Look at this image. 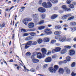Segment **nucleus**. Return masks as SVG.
Masks as SVG:
<instances>
[{
	"mask_svg": "<svg viewBox=\"0 0 76 76\" xmlns=\"http://www.w3.org/2000/svg\"><path fill=\"white\" fill-rule=\"evenodd\" d=\"M58 69V66L57 65H55L54 66V68L52 67H50L49 68V70L52 73H56L57 70Z\"/></svg>",
	"mask_w": 76,
	"mask_h": 76,
	"instance_id": "f257e3e1",
	"label": "nucleus"
},
{
	"mask_svg": "<svg viewBox=\"0 0 76 76\" xmlns=\"http://www.w3.org/2000/svg\"><path fill=\"white\" fill-rule=\"evenodd\" d=\"M31 17L34 19V22L35 23H36L37 22V20L39 19V16L38 14H34L31 15Z\"/></svg>",
	"mask_w": 76,
	"mask_h": 76,
	"instance_id": "f03ea898",
	"label": "nucleus"
},
{
	"mask_svg": "<svg viewBox=\"0 0 76 76\" xmlns=\"http://www.w3.org/2000/svg\"><path fill=\"white\" fill-rule=\"evenodd\" d=\"M23 45H25V49H28L31 45V42L28 41L26 44H23Z\"/></svg>",
	"mask_w": 76,
	"mask_h": 76,
	"instance_id": "7ed1b4c3",
	"label": "nucleus"
},
{
	"mask_svg": "<svg viewBox=\"0 0 76 76\" xmlns=\"http://www.w3.org/2000/svg\"><path fill=\"white\" fill-rule=\"evenodd\" d=\"M32 20V19L31 18H29L28 19H24L23 20V22L25 24V25H27L28 23V21H31Z\"/></svg>",
	"mask_w": 76,
	"mask_h": 76,
	"instance_id": "20e7f679",
	"label": "nucleus"
},
{
	"mask_svg": "<svg viewBox=\"0 0 76 76\" xmlns=\"http://www.w3.org/2000/svg\"><path fill=\"white\" fill-rule=\"evenodd\" d=\"M38 11L40 13H44L45 12L46 10L44 8L41 7L38 8Z\"/></svg>",
	"mask_w": 76,
	"mask_h": 76,
	"instance_id": "39448f33",
	"label": "nucleus"
},
{
	"mask_svg": "<svg viewBox=\"0 0 76 76\" xmlns=\"http://www.w3.org/2000/svg\"><path fill=\"white\" fill-rule=\"evenodd\" d=\"M69 55L71 56H72L73 55L75 54V51L74 50H69Z\"/></svg>",
	"mask_w": 76,
	"mask_h": 76,
	"instance_id": "423d86ee",
	"label": "nucleus"
},
{
	"mask_svg": "<svg viewBox=\"0 0 76 76\" xmlns=\"http://www.w3.org/2000/svg\"><path fill=\"white\" fill-rule=\"evenodd\" d=\"M64 69L66 71V73L67 75H69L70 73V70L66 67L64 68Z\"/></svg>",
	"mask_w": 76,
	"mask_h": 76,
	"instance_id": "0eeeda50",
	"label": "nucleus"
},
{
	"mask_svg": "<svg viewBox=\"0 0 76 76\" xmlns=\"http://www.w3.org/2000/svg\"><path fill=\"white\" fill-rule=\"evenodd\" d=\"M64 69H63V68H61L59 69L58 72L59 74L62 75L64 73Z\"/></svg>",
	"mask_w": 76,
	"mask_h": 76,
	"instance_id": "6e6552de",
	"label": "nucleus"
},
{
	"mask_svg": "<svg viewBox=\"0 0 76 76\" xmlns=\"http://www.w3.org/2000/svg\"><path fill=\"white\" fill-rule=\"evenodd\" d=\"M28 27L29 28H33L34 27V23H29L28 25Z\"/></svg>",
	"mask_w": 76,
	"mask_h": 76,
	"instance_id": "1a4fd4ad",
	"label": "nucleus"
},
{
	"mask_svg": "<svg viewBox=\"0 0 76 76\" xmlns=\"http://www.w3.org/2000/svg\"><path fill=\"white\" fill-rule=\"evenodd\" d=\"M51 58L50 57H48L45 59V62L46 63H50L51 61Z\"/></svg>",
	"mask_w": 76,
	"mask_h": 76,
	"instance_id": "9d476101",
	"label": "nucleus"
},
{
	"mask_svg": "<svg viewBox=\"0 0 76 76\" xmlns=\"http://www.w3.org/2000/svg\"><path fill=\"white\" fill-rule=\"evenodd\" d=\"M59 41L61 42H64L66 40V37H62L61 36H59Z\"/></svg>",
	"mask_w": 76,
	"mask_h": 76,
	"instance_id": "9b49d317",
	"label": "nucleus"
},
{
	"mask_svg": "<svg viewBox=\"0 0 76 76\" xmlns=\"http://www.w3.org/2000/svg\"><path fill=\"white\" fill-rule=\"evenodd\" d=\"M67 52V50L66 49H62L60 53L61 54H64Z\"/></svg>",
	"mask_w": 76,
	"mask_h": 76,
	"instance_id": "f8f14e48",
	"label": "nucleus"
},
{
	"mask_svg": "<svg viewBox=\"0 0 76 76\" xmlns=\"http://www.w3.org/2000/svg\"><path fill=\"white\" fill-rule=\"evenodd\" d=\"M29 42H31V45H35L37 44V42L36 41H29Z\"/></svg>",
	"mask_w": 76,
	"mask_h": 76,
	"instance_id": "ddd939ff",
	"label": "nucleus"
},
{
	"mask_svg": "<svg viewBox=\"0 0 76 76\" xmlns=\"http://www.w3.org/2000/svg\"><path fill=\"white\" fill-rule=\"evenodd\" d=\"M48 1H51L52 3H53V4H56V3H58V1L57 0H47Z\"/></svg>",
	"mask_w": 76,
	"mask_h": 76,
	"instance_id": "4468645a",
	"label": "nucleus"
},
{
	"mask_svg": "<svg viewBox=\"0 0 76 76\" xmlns=\"http://www.w3.org/2000/svg\"><path fill=\"white\" fill-rule=\"evenodd\" d=\"M55 28L56 29H61V26L59 25H56L55 26Z\"/></svg>",
	"mask_w": 76,
	"mask_h": 76,
	"instance_id": "2eb2a0df",
	"label": "nucleus"
},
{
	"mask_svg": "<svg viewBox=\"0 0 76 76\" xmlns=\"http://www.w3.org/2000/svg\"><path fill=\"white\" fill-rule=\"evenodd\" d=\"M58 15L56 14H54L51 17V19H54L56 18H57Z\"/></svg>",
	"mask_w": 76,
	"mask_h": 76,
	"instance_id": "dca6fc26",
	"label": "nucleus"
},
{
	"mask_svg": "<svg viewBox=\"0 0 76 76\" xmlns=\"http://www.w3.org/2000/svg\"><path fill=\"white\" fill-rule=\"evenodd\" d=\"M39 61V60L37 59H34L32 60L33 63H37Z\"/></svg>",
	"mask_w": 76,
	"mask_h": 76,
	"instance_id": "f3484780",
	"label": "nucleus"
},
{
	"mask_svg": "<svg viewBox=\"0 0 76 76\" xmlns=\"http://www.w3.org/2000/svg\"><path fill=\"white\" fill-rule=\"evenodd\" d=\"M42 5L43 7H45V8H48V7H47V3H46L45 2L42 3Z\"/></svg>",
	"mask_w": 76,
	"mask_h": 76,
	"instance_id": "a211bd4d",
	"label": "nucleus"
},
{
	"mask_svg": "<svg viewBox=\"0 0 76 76\" xmlns=\"http://www.w3.org/2000/svg\"><path fill=\"white\" fill-rule=\"evenodd\" d=\"M42 52L43 55L47 53V50L44 48L42 49Z\"/></svg>",
	"mask_w": 76,
	"mask_h": 76,
	"instance_id": "6ab92c4d",
	"label": "nucleus"
},
{
	"mask_svg": "<svg viewBox=\"0 0 76 76\" xmlns=\"http://www.w3.org/2000/svg\"><path fill=\"white\" fill-rule=\"evenodd\" d=\"M43 41L45 42H48L50 41V39L48 38H44Z\"/></svg>",
	"mask_w": 76,
	"mask_h": 76,
	"instance_id": "aec40b11",
	"label": "nucleus"
},
{
	"mask_svg": "<svg viewBox=\"0 0 76 76\" xmlns=\"http://www.w3.org/2000/svg\"><path fill=\"white\" fill-rule=\"evenodd\" d=\"M61 48H60L59 47H58L56 48H55V49L56 50V52H60V51H61Z\"/></svg>",
	"mask_w": 76,
	"mask_h": 76,
	"instance_id": "412c9836",
	"label": "nucleus"
},
{
	"mask_svg": "<svg viewBox=\"0 0 76 76\" xmlns=\"http://www.w3.org/2000/svg\"><path fill=\"white\" fill-rule=\"evenodd\" d=\"M70 25L71 26H75L76 25V22H71Z\"/></svg>",
	"mask_w": 76,
	"mask_h": 76,
	"instance_id": "4be33fe9",
	"label": "nucleus"
},
{
	"mask_svg": "<svg viewBox=\"0 0 76 76\" xmlns=\"http://www.w3.org/2000/svg\"><path fill=\"white\" fill-rule=\"evenodd\" d=\"M45 27V26H40L38 28V29L39 30H42V29H44Z\"/></svg>",
	"mask_w": 76,
	"mask_h": 76,
	"instance_id": "5701e85b",
	"label": "nucleus"
},
{
	"mask_svg": "<svg viewBox=\"0 0 76 76\" xmlns=\"http://www.w3.org/2000/svg\"><path fill=\"white\" fill-rule=\"evenodd\" d=\"M26 41H29V40H31L32 38L31 36L27 37L25 39Z\"/></svg>",
	"mask_w": 76,
	"mask_h": 76,
	"instance_id": "b1692460",
	"label": "nucleus"
},
{
	"mask_svg": "<svg viewBox=\"0 0 76 76\" xmlns=\"http://www.w3.org/2000/svg\"><path fill=\"white\" fill-rule=\"evenodd\" d=\"M30 35H31V36H32V37H34V36H35L36 35V33L34 32H31L29 33Z\"/></svg>",
	"mask_w": 76,
	"mask_h": 76,
	"instance_id": "393cba45",
	"label": "nucleus"
},
{
	"mask_svg": "<svg viewBox=\"0 0 76 76\" xmlns=\"http://www.w3.org/2000/svg\"><path fill=\"white\" fill-rule=\"evenodd\" d=\"M61 34V31H55L54 32V34L55 35H60Z\"/></svg>",
	"mask_w": 76,
	"mask_h": 76,
	"instance_id": "a878e982",
	"label": "nucleus"
},
{
	"mask_svg": "<svg viewBox=\"0 0 76 76\" xmlns=\"http://www.w3.org/2000/svg\"><path fill=\"white\" fill-rule=\"evenodd\" d=\"M70 29H71V31H72V32H74V31H76V27H75L73 28L71 27Z\"/></svg>",
	"mask_w": 76,
	"mask_h": 76,
	"instance_id": "bb28decb",
	"label": "nucleus"
},
{
	"mask_svg": "<svg viewBox=\"0 0 76 76\" xmlns=\"http://www.w3.org/2000/svg\"><path fill=\"white\" fill-rule=\"evenodd\" d=\"M43 40L41 39H39L37 40V42L39 44H41Z\"/></svg>",
	"mask_w": 76,
	"mask_h": 76,
	"instance_id": "cd10ccee",
	"label": "nucleus"
},
{
	"mask_svg": "<svg viewBox=\"0 0 76 76\" xmlns=\"http://www.w3.org/2000/svg\"><path fill=\"white\" fill-rule=\"evenodd\" d=\"M69 7L70 8H71V9H74V8H75L74 5H73V4H70L69 5Z\"/></svg>",
	"mask_w": 76,
	"mask_h": 76,
	"instance_id": "c85d7f7f",
	"label": "nucleus"
},
{
	"mask_svg": "<svg viewBox=\"0 0 76 76\" xmlns=\"http://www.w3.org/2000/svg\"><path fill=\"white\" fill-rule=\"evenodd\" d=\"M42 19H44L45 18V15L44 14H42L40 15Z\"/></svg>",
	"mask_w": 76,
	"mask_h": 76,
	"instance_id": "c756f323",
	"label": "nucleus"
},
{
	"mask_svg": "<svg viewBox=\"0 0 76 76\" xmlns=\"http://www.w3.org/2000/svg\"><path fill=\"white\" fill-rule=\"evenodd\" d=\"M48 6L49 8H50L52 6V4L51 3H50V2H48Z\"/></svg>",
	"mask_w": 76,
	"mask_h": 76,
	"instance_id": "7c9ffc66",
	"label": "nucleus"
},
{
	"mask_svg": "<svg viewBox=\"0 0 76 76\" xmlns=\"http://www.w3.org/2000/svg\"><path fill=\"white\" fill-rule=\"evenodd\" d=\"M62 9H64L65 10H66V9H67V6H66V5H63L62 6Z\"/></svg>",
	"mask_w": 76,
	"mask_h": 76,
	"instance_id": "2f4dec72",
	"label": "nucleus"
},
{
	"mask_svg": "<svg viewBox=\"0 0 76 76\" xmlns=\"http://www.w3.org/2000/svg\"><path fill=\"white\" fill-rule=\"evenodd\" d=\"M44 23V20H42L39 23V25H41V24H43Z\"/></svg>",
	"mask_w": 76,
	"mask_h": 76,
	"instance_id": "473e14b6",
	"label": "nucleus"
},
{
	"mask_svg": "<svg viewBox=\"0 0 76 76\" xmlns=\"http://www.w3.org/2000/svg\"><path fill=\"white\" fill-rule=\"evenodd\" d=\"M47 67H48V66H47V64L44 65L43 66V68L44 69H46Z\"/></svg>",
	"mask_w": 76,
	"mask_h": 76,
	"instance_id": "72a5a7b5",
	"label": "nucleus"
},
{
	"mask_svg": "<svg viewBox=\"0 0 76 76\" xmlns=\"http://www.w3.org/2000/svg\"><path fill=\"white\" fill-rule=\"evenodd\" d=\"M45 33H46V34H47V35H50V34H52V31H50L46 32V31H45Z\"/></svg>",
	"mask_w": 76,
	"mask_h": 76,
	"instance_id": "f704fd0d",
	"label": "nucleus"
},
{
	"mask_svg": "<svg viewBox=\"0 0 76 76\" xmlns=\"http://www.w3.org/2000/svg\"><path fill=\"white\" fill-rule=\"evenodd\" d=\"M29 35V34L28 33H26L23 34V37H26Z\"/></svg>",
	"mask_w": 76,
	"mask_h": 76,
	"instance_id": "c9c22d12",
	"label": "nucleus"
},
{
	"mask_svg": "<svg viewBox=\"0 0 76 76\" xmlns=\"http://www.w3.org/2000/svg\"><path fill=\"white\" fill-rule=\"evenodd\" d=\"M74 18H75V17H74V16H72L68 18V20H72V19H73Z\"/></svg>",
	"mask_w": 76,
	"mask_h": 76,
	"instance_id": "e433bc0d",
	"label": "nucleus"
},
{
	"mask_svg": "<svg viewBox=\"0 0 76 76\" xmlns=\"http://www.w3.org/2000/svg\"><path fill=\"white\" fill-rule=\"evenodd\" d=\"M70 57L69 56H68L66 57V60L67 61H69L70 60Z\"/></svg>",
	"mask_w": 76,
	"mask_h": 76,
	"instance_id": "4c0bfd02",
	"label": "nucleus"
},
{
	"mask_svg": "<svg viewBox=\"0 0 76 76\" xmlns=\"http://www.w3.org/2000/svg\"><path fill=\"white\" fill-rule=\"evenodd\" d=\"M31 53L29 52H28L27 53H26V56H29L31 55Z\"/></svg>",
	"mask_w": 76,
	"mask_h": 76,
	"instance_id": "58836bf2",
	"label": "nucleus"
},
{
	"mask_svg": "<svg viewBox=\"0 0 76 76\" xmlns=\"http://www.w3.org/2000/svg\"><path fill=\"white\" fill-rule=\"evenodd\" d=\"M71 75L72 76H76V73H75L74 72H72L71 73Z\"/></svg>",
	"mask_w": 76,
	"mask_h": 76,
	"instance_id": "ea45409f",
	"label": "nucleus"
},
{
	"mask_svg": "<svg viewBox=\"0 0 76 76\" xmlns=\"http://www.w3.org/2000/svg\"><path fill=\"white\" fill-rule=\"evenodd\" d=\"M51 51H48V53H47L46 55H47V56H49V55L51 54Z\"/></svg>",
	"mask_w": 76,
	"mask_h": 76,
	"instance_id": "a19ab883",
	"label": "nucleus"
},
{
	"mask_svg": "<svg viewBox=\"0 0 76 76\" xmlns=\"http://www.w3.org/2000/svg\"><path fill=\"white\" fill-rule=\"evenodd\" d=\"M66 3L67 4H70L71 3H72V2L70 0H67L66 1Z\"/></svg>",
	"mask_w": 76,
	"mask_h": 76,
	"instance_id": "79ce46f5",
	"label": "nucleus"
},
{
	"mask_svg": "<svg viewBox=\"0 0 76 76\" xmlns=\"http://www.w3.org/2000/svg\"><path fill=\"white\" fill-rule=\"evenodd\" d=\"M5 26V24L4 23H3L2 24H1L0 28L4 27Z\"/></svg>",
	"mask_w": 76,
	"mask_h": 76,
	"instance_id": "37998d69",
	"label": "nucleus"
},
{
	"mask_svg": "<svg viewBox=\"0 0 76 76\" xmlns=\"http://www.w3.org/2000/svg\"><path fill=\"white\" fill-rule=\"evenodd\" d=\"M30 71H31V72H35V70L34 69H31L30 70Z\"/></svg>",
	"mask_w": 76,
	"mask_h": 76,
	"instance_id": "c03bdc74",
	"label": "nucleus"
},
{
	"mask_svg": "<svg viewBox=\"0 0 76 76\" xmlns=\"http://www.w3.org/2000/svg\"><path fill=\"white\" fill-rule=\"evenodd\" d=\"M65 47L68 49H70L71 48V46H66Z\"/></svg>",
	"mask_w": 76,
	"mask_h": 76,
	"instance_id": "a18cd8bd",
	"label": "nucleus"
},
{
	"mask_svg": "<svg viewBox=\"0 0 76 76\" xmlns=\"http://www.w3.org/2000/svg\"><path fill=\"white\" fill-rule=\"evenodd\" d=\"M56 49H53L52 50V53H56Z\"/></svg>",
	"mask_w": 76,
	"mask_h": 76,
	"instance_id": "49530a36",
	"label": "nucleus"
},
{
	"mask_svg": "<svg viewBox=\"0 0 76 76\" xmlns=\"http://www.w3.org/2000/svg\"><path fill=\"white\" fill-rule=\"evenodd\" d=\"M57 57V55H53L52 56V58H56Z\"/></svg>",
	"mask_w": 76,
	"mask_h": 76,
	"instance_id": "de8ad7c7",
	"label": "nucleus"
},
{
	"mask_svg": "<svg viewBox=\"0 0 76 76\" xmlns=\"http://www.w3.org/2000/svg\"><path fill=\"white\" fill-rule=\"evenodd\" d=\"M66 11H67V12H68V11H71V9L70 8H67L66 9Z\"/></svg>",
	"mask_w": 76,
	"mask_h": 76,
	"instance_id": "09e8293b",
	"label": "nucleus"
},
{
	"mask_svg": "<svg viewBox=\"0 0 76 76\" xmlns=\"http://www.w3.org/2000/svg\"><path fill=\"white\" fill-rule=\"evenodd\" d=\"M28 30L29 31H35V29H28Z\"/></svg>",
	"mask_w": 76,
	"mask_h": 76,
	"instance_id": "8fccbe9b",
	"label": "nucleus"
},
{
	"mask_svg": "<svg viewBox=\"0 0 76 76\" xmlns=\"http://www.w3.org/2000/svg\"><path fill=\"white\" fill-rule=\"evenodd\" d=\"M75 62L71 64V67H75Z\"/></svg>",
	"mask_w": 76,
	"mask_h": 76,
	"instance_id": "3c124183",
	"label": "nucleus"
},
{
	"mask_svg": "<svg viewBox=\"0 0 76 76\" xmlns=\"http://www.w3.org/2000/svg\"><path fill=\"white\" fill-rule=\"evenodd\" d=\"M56 42V40H51V43H55V42Z\"/></svg>",
	"mask_w": 76,
	"mask_h": 76,
	"instance_id": "603ef678",
	"label": "nucleus"
},
{
	"mask_svg": "<svg viewBox=\"0 0 76 76\" xmlns=\"http://www.w3.org/2000/svg\"><path fill=\"white\" fill-rule=\"evenodd\" d=\"M37 57L38 58H39V59H41V58H42V56H40V55H38L37 56Z\"/></svg>",
	"mask_w": 76,
	"mask_h": 76,
	"instance_id": "864d4df0",
	"label": "nucleus"
},
{
	"mask_svg": "<svg viewBox=\"0 0 76 76\" xmlns=\"http://www.w3.org/2000/svg\"><path fill=\"white\" fill-rule=\"evenodd\" d=\"M42 0L39 1V4H42Z\"/></svg>",
	"mask_w": 76,
	"mask_h": 76,
	"instance_id": "5fc2aeb1",
	"label": "nucleus"
},
{
	"mask_svg": "<svg viewBox=\"0 0 76 76\" xmlns=\"http://www.w3.org/2000/svg\"><path fill=\"white\" fill-rule=\"evenodd\" d=\"M67 17H70L72 16V14H67Z\"/></svg>",
	"mask_w": 76,
	"mask_h": 76,
	"instance_id": "6e6d98bb",
	"label": "nucleus"
},
{
	"mask_svg": "<svg viewBox=\"0 0 76 76\" xmlns=\"http://www.w3.org/2000/svg\"><path fill=\"white\" fill-rule=\"evenodd\" d=\"M21 31L22 32L23 31V32H26V30L25 29H21Z\"/></svg>",
	"mask_w": 76,
	"mask_h": 76,
	"instance_id": "4d7b16f0",
	"label": "nucleus"
},
{
	"mask_svg": "<svg viewBox=\"0 0 76 76\" xmlns=\"http://www.w3.org/2000/svg\"><path fill=\"white\" fill-rule=\"evenodd\" d=\"M64 19H67V16L66 15H64Z\"/></svg>",
	"mask_w": 76,
	"mask_h": 76,
	"instance_id": "13d9d810",
	"label": "nucleus"
},
{
	"mask_svg": "<svg viewBox=\"0 0 76 76\" xmlns=\"http://www.w3.org/2000/svg\"><path fill=\"white\" fill-rule=\"evenodd\" d=\"M31 59H32V60H34V59H35V58H34V56L32 55L31 57Z\"/></svg>",
	"mask_w": 76,
	"mask_h": 76,
	"instance_id": "bf43d9fd",
	"label": "nucleus"
},
{
	"mask_svg": "<svg viewBox=\"0 0 76 76\" xmlns=\"http://www.w3.org/2000/svg\"><path fill=\"white\" fill-rule=\"evenodd\" d=\"M63 26H64V27H67L68 25L67 24H64L63 25Z\"/></svg>",
	"mask_w": 76,
	"mask_h": 76,
	"instance_id": "052dcab7",
	"label": "nucleus"
},
{
	"mask_svg": "<svg viewBox=\"0 0 76 76\" xmlns=\"http://www.w3.org/2000/svg\"><path fill=\"white\" fill-rule=\"evenodd\" d=\"M59 12L60 13H62L63 12V11L62 10H60L59 11Z\"/></svg>",
	"mask_w": 76,
	"mask_h": 76,
	"instance_id": "680f3d73",
	"label": "nucleus"
},
{
	"mask_svg": "<svg viewBox=\"0 0 76 76\" xmlns=\"http://www.w3.org/2000/svg\"><path fill=\"white\" fill-rule=\"evenodd\" d=\"M54 9L55 10H57L58 9V7H55L54 8Z\"/></svg>",
	"mask_w": 76,
	"mask_h": 76,
	"instance_id": "e2e57ef3",
	"label": "nucleus"
},
{
	"mask_svg": "<svg viewBox=\"0 0 76 76\" xmlns=\"http://www.w3.org/2000/svg\"><path fill=\"white\" fill-rule=\"evenodd\" d=\"M67 61L66 60H65L64 61V63H67Z\"/></svg>",
	"mask_w": 76,
	"mask_h": 76,
	"instance_id": "0e129e2a",
	"label": "nucleus"
},
{
	"mask_svg": "<svg viewBox=\"0 0 76 76\" xmlns=\"http://www.w3.org/2000/svg\"><path fill=\"white\" fill-rule=\"evenodd\" d=\"M14 38H15V34H13L12 37V39H14Z\"/></svg>",
	"mask_w": 76,
	"mask_h": 76,
	"instance_id": "69168bd1",
	"label": "nucleus"
},
{
	"mask_svg": "<svg viewBox=\"0 0 76 76\" xmlns=\"http://www.w3.org/2000/svg\"><path fill=\"white\" fill-rule=\"evenodd\" d=\"M56 45H57V46H59V45H60V44L56 43Z\"/></svg>",
	"mask_w": 76,
	"mask_h": 76,
	"instance_id": "338daca9",
	"label": "nucleus"
},
{
	"mask_svg": "<svg viewBox=\"0 0 76 76\" xmlns=\"http://www.w3.org/2000/svg\"><path fill=\"white\" fill-rule=\"evenodd\" d=\"M73 4H74V5H76V2H73Z\"/></svg>",
	"mask_w": 76,
	"mask_h": 76,
	"instance_id": "774afa93",
	"label": "nucleus"
}]
</instances>
